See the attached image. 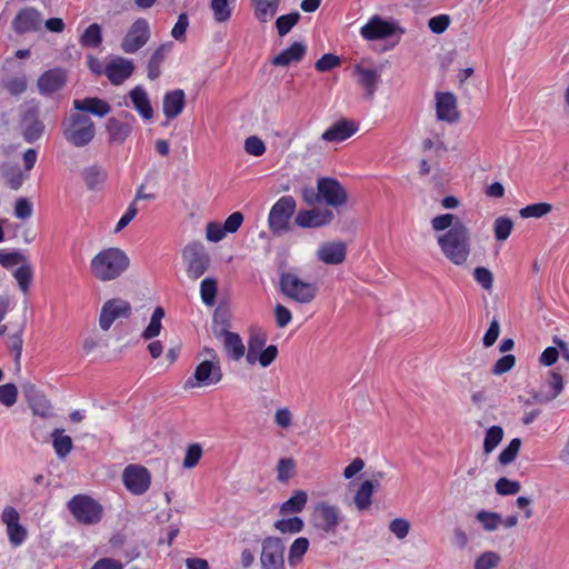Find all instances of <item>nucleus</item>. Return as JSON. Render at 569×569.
I'll return each mask as SVG.
<instances>
[{"label":"nucleus","mask_w":569,"mask_h":569,"mask_svg":"<svg viewBox=\"0 0 569 569\" xmlns=\"http://www.w3.org/2000/svg\"><path fill=\"white\" fill-rule=\"evenodd\" d=\"M133 127L130 122H123L119 118H109L106 122L108 142L110 144H122L132 133Z\"/></svg>","instance_id":"nucleus-26"},{"label":"nucleus","mask_w":569,"mask_h":569,"mask_svg":"<svg viewBox=\"0 0 569 569\" xmlns=\"http://www.w3.org/2000/svg\"><path fill=\"white\" fill-rule=\"evenodd\" d=\"M300 20L299 12H291L288 14L280 16L276 20V28L280 37L286 36Z\"/></svg>","instance_id":"nucleus-50"},{"label":"nucleus","mask_w":569,"mask_h":569,"mask_svg":"<svg viewBox=\"0 0 569 569\" xmlns=\"http://www.w3.org/2000/svg\"><path fill=\"white\" fill-rule=\"evenodd\" d=\"M151 36L147 19L138 18L128 29L121 41V50L124 53H136L149 41Z\"/></svg>","instance_id":"nucleus-11"},{"label":"nucleus","mask_w":569,"mask_h":569,"mask_svg":"<svg viewBox=\"0 0 569 569\" xmlns=\"http://www.w3.org/2000/svg\"><path fill=\"white\" fill-rule=\"evenodd\" d=\"M266 342L267 336L263 332L251 333L246 355V360L249 365H254L257 362V355L263 350Z\"/></svg>","instance_id":"nucleus-38"},{"label":"nucleus","mask_w":569,"mask_h":569,"mask_svg":"<svg viewBox=\"0 0 569 569\" xmlns=\"http://www.w3.org/2000/svg\"><path fill=\"white\" fill-rule=\"evenodd\" d=\"M134 66L131 60L116 58L106 67V76L112 84H121L131 77Z\"/></svg>","instance_id":"nucleus-23"},{"label":"nucleus","mask_w":569,"mask_h":569,"mask_svg":"<svg viewBox=\"0 0 569 569\" xmlns=\"http://www.w3.org/2000/svg\"><path fill=\"white\" fill-rule=\"evenodd\" d=\"M79 42L84 48H98L102 43L101 26L91 23L80 36Z\"/></svg>","instance_id":"nucleus-37"},{"label":"nucleus","mask_w":569,"mask_h":569,"mask_svg":"<svg viewBox=\"0 0 569 569\" xmlns=\"http://www.w3.org/2000/svg\"><path fill=\"white\" fill-rule=\"evenodd\" d=\"M342 521L343 515L338 506L328 501H319L313 506L311 522L323 535H336Z\"/></svg>","instance_id":"nucleus-5"},{"label":"nucleus","mask_w":569,"mask_h":569,"mask_svg":"<svg viewBox=\"0 0 569 569\" xmlns=\"http://www.w3.org/2000/svg\"><path fill=\"white\" fill-rule=\"evenodd\" d=\"M309 548V540L306 537L295 539L289 548L288 561L290 566L298 565Z\"/></svg>","instance_id":"nucleus-41"},{"label":"nucleus","mask_w":569,"mask_h":569,"mask_svg":"<svg viewBox=\"0 0 569 569\" xmlns=\"http://www.w3.org/2000/svg\"><path fill=\"white\" fill-rule=\"evenodd\" d=\"M73 109L81 112H89L100 118L111 111L110 104L97 97L73 100Z\"/></svg>","instance_id":"nucleus-28"},{"label":"nucleus","mask_w":569,"mask_h":569,"mask_svg":"<svg viewBox=\"0 0 569 569\" xmlns=\"http://www.w3.org/2000/svg\"><path fill=\"white\" fill-rule=\"evenodd\" d=\"M66 84V73L62 69H51L38 79V88L41 94L50 96L59 91Z\"/></svg>","instance_id":"nucleus-24"},{"label":"nucleus","mask_w":569,"mask_h":569,"mask_svg":"<svg viewBox=\"0 0 569 569\" xmlns=\"http://www.w3.org/2000/svg\"><path fill=\"white\" fill-rule=\"evenodd\" d=\"M186 106V94L182 89L168 91L163 97L162 111L168 120L177 118Z\"/></svg>","instance_id":"nucleus-27"},{"label":"nucleus","mask_w":569,"mask_h":569,"mask_svg":"<svg viewBox=\"0 0 569 569\" xmlns=\"http://www.w3.org/2000/svg\"><path fill=\"white\" fill-rule=\"evenodd\" d=\"M32 203L27 198L21 197L17 199L14 204V216L18 219L24 220L30 218L32 216Z\"/></svg>","instance_id":"nucleus-64"},{"label":"nucleus","mask_w":569,"mask_h":569,"mask_svg":"<svg viewBox=\"0 0 569 569\" xmlns=\"http://www.w3.org/2000/svg\"><path fill=\"white\" fill-rule=\"evenodd\" d=\"M43 23L42 14L39 10L32 7L22 8L18 11L12 20V30L17 34H24L28 32H37L41 29Z\"/></svg>","instance_id":"nucleus-15"},{"label":"nucleus","mask_w":569,"mask_h":569,"mask_svg":"<svg viewBox=\"0 0 569 569\" xmlns=\"http://www.w3.org/2000/svg\"><path fill=\"white\" fill-rule=\"evenodd\" d=\"M341 64L340 57L333 53H325L320 59H318L315 63V68L319 72H327L337 68Z\"/></svg>","instance_id":"nucleus-57"},{"label":"nucleus","mask_w":569,"mask_h":569,"mask_svg":"<svg viewBox=\"0 0 569 569\" xmlns=\"http://www.w3.org/2000/svg\"><path fill=\"white\" fill-rule=\"evenodd\" d=\"M320 190V200L326 204L338 208L343 206L348 200V194L343 186L335 178L318 179Z\"/></svg>","instance_id":"nucleus-14"},{"label":"nucleus","mask_w":569,"mask_h":569,"mask_svg":"<svg viewBox=\"0 0 569 569\" xmlns=\"http://www.w3.org/2000/svg\"><path fill=\"white\" fill-rule=\"evenodd\" d=\"M2 522L7 526V533L13 547L22 545L27 538V530L19 522L20 515L13 507H6L1 515Z\"/></svg>","instance_id":"nucleus-18"},{"label":"nucleus","mask_w":569,"mask_h":569,"mask_svg":"<svg viewBox=\"0 0 569 569\" xmlns=\"http://www.w3.org/2000/svg\"><path fill=\"white\" fill-rule=\"evenodd\" d=\"M254 16L261 22H267L277 12L279 0H252Z\"/></svg>","instance_id":"nucleus-36"},{"label":"nucleus","mask_w":569,"mask_h":569,"mask_svg":"<svg viewBox=\"0 0 569 569\" xmlns=\"http://www.w3.org/2000/svg\"><path fill=\"white\" fill-rule=\"evenodd\" d=\"M307 501V492L303 490H296L288 500L281 503L280 513L283 516L299 513L305 509Z\"/></svg>","instance_id":"nucleus-33"},{"label":"nucleus","mask_w":569,"mask_h":569,"mask_svg":"<svg viewBox=\"0 0 569 569\" xmlns=\"http://www.w3.org/2000/svg\"><path fill=\"white\" fill-rule=\"evenodd\" d=\"M244 150L248 154L260 157L266 152V144L259 137L251 136L244 141Z\"/></svg>","instance_id":"nucleus-61"},{"label":"nucleus","mask_w":569,"mask_h":569,"mask_svg":"<svg viewBox=\"0 0 569 569\" xmlns=\"http://www.w3.org/2000/svg\"><path fill=\"white\" fill-rule=\"evenodd\" d=\"M500 562V556L495 551H486L475 561V569H493Z\"/></svg>","instance_id":"nucleus-56"},{"label":"nucleus","mask_w":569,"mask_h":569,"mask_svg":"<svg viewBox=\"0 0 569 569\" xmlns=\"http://www.w3.org/2000/svg\"><path fill=\"white\" fill-rule=\"evenodd\" d=\"M306 46L302 42H293L289 48L282 50L276 56L271 63L273 66L287 67L290 63L300 62L306 56Z\"/></svg>","instance_id":"nucleus-29"},{"label":"nucleus","mask_w":569,"mask_h":569,"mask_svg":"<svg viewBox=\"0 0 569 569\" xmlns=\"http://www.w3.org/2000/svg\"><path fill=\"white\" fill-rule=\"evenodd\" d=\"M496 491L501 496H511L520 491L521 485L517 480H510L506 477L499 478L495 485Z\"/></svg>","instance_id":"nucleus-53"},{"label":"nucleus","mask_w":569,"mask_h":569,"mask_svg":"<svg viewBox=\"0 0 569 569\" xmlns=\"http://www.w3.org/2000/svg\"><path fill=\"white\" fill-rule=\"evenodd\" d=\"M430 223L435 231H446L437 238L442 254L456 266L467 262L471 251L470 231L462 220L443 213L432 218Z\"/></svg>","instance_id":"nucleus-1"},{"label":"nucleus","mask_w":569,"mask_h":569,"mask_svg":"<svg viewBox=\"0 0 569 569\" xmlns=\"http://www.w3.org/2000/svg\"><path fill=\"white\" fill-rule=\"evenodd\" d=\"M503 438V429L500 426H491L487 429L483 440V452L491 453Z\"/></svg>","instance_id":"nucleus-45"},{"label":"nucleus","mask_w":569,"mask_h":569,"mask_svg":"<svg viewBox=\"0 0 569 569\" xmlns=\"http://www.w3.org/2000/svg\"><path fill=\"white\" fill-rule=\"evenodd\" d=\"M130 266V259L120 248L111 247L99 251L90 261L92 276L100 281L119 278Z\"/></svg>","instance_id":"nucleus-2"},{"label":"nucleus","mask_w":569,"mask_h":569,"mask_svg":"<svg viewBox=\"0 0 569 569\" xmlns=\"http://www.w3.org/2000/svg\"><path fill=\"white\" fill-rule=\"evenodd\" d=\"M516 363V358L513 355L502 356L497 360L495 366L491 369V372L496 376H501L508 371H510Z\"/></svg>","instance_id":"nucleus-63"},{"label":"nucleus","mask_w":569,"mask_h":569,"mask_svg":"<svg viewBox=\"0 0 569 569\" xmlns=\"http://www.w3.org/2000/svg\"><path fill=\"white\" fill-rule=\"evenodd\" d=\"M218 292V282L214 278H204L200 283V296L206 306H213Z\"/></svg>","instance_id":"nucleus-44"},{"label":"nucleus","mask_w":569,"mask_h":569,"mask_svg":"<svg viewBox=\"0 0 569 569\" xmlns=\"http://www.w3.org/2000/svg\"><path fill=\"white\" fill-rule=\"evenodd\" d=\"M358 130V127L355 122L340 119L335 122L331 127H329L321 136V139L327 142H342L355 134Z\"/></svg>","instance_id":"nucleus-25"},{"label":"nucleus","mask_w":569,"mask_h":569,"mask_svg":"<svg viewBox=\"0 0 569 569\" xmlns=\"http://www.w3.org/2000/svg\"><path fill=\"white\" fill-rule=\"evenodd\" d=\"M29 406L34 415H38L42 418L52 416V406L43 395L36 396V398L29 402Z\"/></svg>","instance_id":"nucleus-52"},{"label":"nucleus","mask_w":569,"mask_h":569,"mask_svg":"<svg viewBox=\"0 0 569 569\" xmlns=\"http://www.w3.org/2000/svg\"><path fill=\"white\" fill-rule=\"evenodd\" d=\"M62 134L68 143L77 148L87 147L96 136L92 119L80 112H71L62 122Z\"/></svg>","instance_id":"nucleus-3"},{"label":"nucleus","mask_w":569,"mask_h":569,"mask_svg":"<svg viewBox=\"0 0 569 569\" xmlns=\"http://www.w3.org/2000/svg\"><path fill=\"white\" fill-rule=\"evenodd\" d=\"M32 268L29 263L24 262L21 267L17 268L13 272V277L17 280L19 288L23 293L29 291V287L32 280Z\"/></svg>","instance_id":"nucleus-47"},{"label":"nucleus","mask_w":569,"mask_h":569,"mask_svg":"<svg viewBox=\"0 0 569 569\" xmlns=\"http://www.w3.org/2000/svg\"><path fill=\"white\" fill-rule=\"evenodd\" d=\"M81 176L87 188L90 190L100 188L108 178L107 171L99 164L84 168Z\"/></svg>","instance_id":"nucleus-31"},{"label":"nucleus","mask_w":569,"mask_h":569,"mask_svg":"<svg viewBox=\"0 0 569 569\" xmlns=\"http://www.w3.org/2000/svg\"><path fill=\"white\" fill-rule=\"evenodd\" d=\"M347 254V246L343 241H329L322 243L317 257L326 264H340L345 261Z\"/></svg>","instance_id":"nucleus-22"},{"label":"nucleus","mask_w":569,"mask_h":569,"mask_svg":"<svg viewBox=\"0 0 569 569\" xmlns=\"http://www.w3.org/2000/svg\"><path fill=\"white\" fill-rule=\"evenodd\" d=\"M1 172L6 179L7 184L12 190H18L22 186L23 181L28 178V176L24 174L17 164L4 163L1 167Z\"/></svg>","instance_id":"nucleus-35"},{"label":"nucleus","mask_w":569,"mask_h":569,"mask_svg":"<svg viewBox=\"0 0 569 569\" xmlns=\"http://www.w3.org/2000/svg\"><path fill=\"white\" fill-rule=\"evenodd\" d=\"M130 100L133 108L144 120H151L153 118V109L151 107L147 91L141 87L137 86L129 92Z\"/></svg>","instance_id":"nucleus-30"},{"label":"nucleus","mask_w":569,"mask_h":569,"mask_svg":"<svg viewBox=\"0 0 569 569\" xmlns=\"http://www.w3.org/2000/svg\"><path fill=\"white\" fill-rule=\"evenodd\" d=\"M373 485L363 481L358 488L353 501L358 510H366L371 505V496L373 493Z\"/></svg>","instance_id":"nucleus-43"},{"label":"nucleus","mask_w":569,"mask_h":569,"mask_svg":"<svg viewBox=\"0 0 569 569\" xmlns=\"http://www.w3.org/2000/svg\"><path fill=\"white\" fill-rule=\"evenodd\" d=\"M70 513L83 525L98 523L102 518V507L93 498L77 495L68 502Z\"/></svg>","instance_id":"nucleus-8"},{"label":"nucleus","mask_w":569,"mask_h":569,"mask_svg":"<svg viewBox=\"0 0 569 569\" xmlns=\"http://www.w3.org/2000/svg\"><path fill=\"white\" fill-rule=\"evenodd\" d=\"M18 399V389L13 383L0 386V403L6 407H12Z\"/></svg>","instance_id":"nucleus-59"},{"label":"nucleus","mask_w":569,"mask_h":569,"mask_svg":"<svg viewBox=\"0 0 569 569\" xmlns=\"http://www.w3.org/2000/svg\"><path fill=\"white\" fill-rule=\"evenodd\" d=\"M335 214L330 209L313 208L310 210H300L295 223L300 228H320L330 224Z\"/></svg>","instance_id":"nucleus-16"},{"label":"nucleus","mask_w":569,"mask_h":569,"mask_svg":"<svg viewBox=\"0 0 569 569\" xmlns=\"http://www.w3.org/2000/svg\"><path fill=\"white\" fill-rule=\"evenodd\" d=\"M437 118L441 121L455 123L459 120L457 99L451 92H438L436 94Z\"/></svg>","instance_id":"nucleus-20"},{"label":"nucleus","mask_w":569,"mask_h":569,"mask_svg":"<svg viewBox=\"0 0 569 569\" xmlns=\"http://www.w3.org/2000/svg\"><path fill=\"white\" fill-rule=\"evenodd\" d=\"M131 315V305L121 298L107 300L100 311L99 326L103 331L111 328L112 323L119 318H129Z\"/></svg>","instance_id":"nucleus-13"},{"label":"nucleus","mask_w":569,"mask_h":569,"mask_svg":"<svg viewBox=\"0 0 569 569\" xmlns=\"http://www.w3.org/2000/svg\"><path fill=\"white\" fill-rule=\"evenodd\" d=\"M52 447L59 459H64L73 449L71 437L64 435V430L56 428L51 433Z\"/></svg>","instance_id":"nucleus-32"},{"label":"nucleus","mask_w":569,"mask_h":569,"mask_svg":"<svg viewBox=\"0 0 569 569\" xmlns=\"http://www.w3.org/2000/svg\"><path fill=\"white\" fill-rule=\"evenodd\" d=\"M21 128L23 139L27 142L33 143L41 138L44 131V124L39 120V110L37 107H30L23 111Z\"/></svg>","instance_id":"nucleus-19"},{"label":"nucleus","mask_w":569,"mask_h":569,"mask_svg":"<svg viewBox=\"0 0 569 569\" xmlns=\"http://www.w3.org/2000/svg\"><path fill=\"white\" fill-rule=\"evenodd\" d=\"M210 8L217 22H226L231 18L232 10L229 0H210Z\"/></svg>","instance_id":"nucleus-48"},{"label":"nucleus","mask_w":569,"mask_h":569,"mask_svg":"<svg viewBox=\"0 0 569 569\" xmlns=\"http://www.w3.org/2000/svg\"><path fill=\"white\" fill-rule=\"evenodd\" d=\"M273 527L281 533H298L303 530L305 522L298 517L282 518L274 522Z\"/></svg>","instance_id":"nucleus-42"},{"label":"nucleus","mask_w":569,"mask_h":569,"mask_svg":"<svg viewBox=\"0 0 569 569\" xmlns=\"http://www.w3.org/2000/svg\"><path fill=\"white\" fill-rule=\"evenodd\" d=\"M202 457V447L199 443H191L186 450L183 467L191 469L198 465Z\"/></svg>","instance_id":"nucleus-58"},{"label":"nucleus","mask_w":569,"mask_h":569,"mask_svg":"<svg viewBox=\"0 0 569 569\" xmlns=\"http://www.w3.org/2000/svg\"><path fill=\"white\" fill-rule=\"evenodd\" d=\"M381 70L382 68L372 69L363 67L360 63L356 64L353 68V74L357 77L358 83L363 88L369 99L373 98L378 89V84L381 80Z\"/></svg>","instance_id":"nucleus-21"},{"label":"nucleus","mask_w":569,"mask_h":569,"mask_svg":"<svg viewBox=\"0 0 569 569\" xmlns=\"http://www.w3.org/2000/svg\"><path fill=\"white\" fill-rule=\"evenodd\" d=\"M475 280L487 291L492 289L493 276L492 272L485 267H477L473 270Z\"/></svg>","instance_id":"nucleus-60"},{"label":"nucleus","mask_w":569,"mask_h":569,"mask_svg":"<svg viewBox=\"0 0 569 569\" xmlns=\"http://www.w3.org/2000/svg\"><path fill=\"white\" fill-rule=\"evenodd\" d=\"M222 371L218 360H203L194 369V372L184 382V389L208 387L220 382Z\"/></svg>","instance_id":"nucleus-9"},{"label":"nucleus","mask_w":569,"mask_h":569,"mask_svg":"<svg viewBox=\"0 0 569 569\" xmlns=\"http://www.w3.org/2000/svg\"><path fill=\"white\" fill-rule=\"evenodd\" d=\"M281 292L299 303H310L318 293V286L315 282H306L292 272H283L280 276Z\"/></svg>","instance_id":"nucleus-4"},{"label":"nucleus","mask_w":569,"mask_h":569,"mask_svg":"<svg viewBox=\"0 0 569 569\" xmlns=\"http://www.w3.org/2000/svg\"><path fill=\"white\" fill-rule=\"evenodd\" d=\"M296 200L291 196H283L271 207L268 217L269 229L274 236H281L289 230L290 219L296 211Z\"/></svg>","instance_id":"nucleus-7"},{"label":"nucleus","mask_w":569,"mask_h":569,"mask_svg":"<svg viewBox=\"0 0 569 569\" xmlns=\"http://www.w3.org/2000/svg\"><path fill=\"white\" fill-rule=\"evenodd\" d=\"M521 447V439L513 438L509 445L499 453L498 461L502 466H508L518 456Z\"/></svg>","instance_id":"nucleus-51"},{"label":"nucleus","mask_w":569,"mask_h":569,"mask_svg":"<svg viewBox=\"0 0 569 569\" xmlns=\"http://www.w3.org/2000/svg\"><path fill=\"white\" fill-rule=\"evenodd\" d=\"M284 543L278 537H267L261 543V569H286Z\"/></svg>","instance_id":"nucleus-10"},{"label":"nucleus","mask_w":569,"mask_h":569,"mask_svg":"<svg viewBox=\"0 0 569 569\" xmlns=\"http://www.w3.org/2000/svg\"><path fill=\"white\" fill-rule=\"evenodd\" d=\"M476 519L486 531H495L502 523L501 516L492 511L480 510L477 512Z\"/></svg>","instance_id":"nucleus-46"},{"label":"nucleus","mask_w":569,"mask_h":569,"mask_svg":"<svg viewBox=\"0 0 569 569\" xmlns=\"http://www.w3.org/2000/svg\"><path fill=\"white\" fill-rule=\"evenodd\" d=\"M182 259L186 263V271L191 280L203 276L210 267V256L201 242L188 243L182 249Z\"/></svg>","instance_id":"nucleus-6"},{"label":"nucleus","mask_w":569,"mask_h":569,"mask_svg":"<svg viewBox=\"0 0 569 569\" xmlns=\"http://www.w3.org/2000/svg\"><path fill=\"white\" fill-rule=\"evenodd\" d=\"M122 481L130 493L141 496L150 488L151 475L143 466L129 465L122 472Z\"/></svg>","instance_id":"nucleus-12"},{"label":"nucleus","mask_w":569,"mask_h":569,"mask_svg":"<svg viewBox=\"0 0 569 569\" xmlns=\"http://www.w3.org/2000/svg\"><path fill=\"white\" fill-rule=\"evenodd\" d=\"M169 50L168 44H161L151 54L148 62V78L156 80L160 76V66L163 62L166 54Z\"/></svg>","instance_id":"nucleus-39"},{"label":"nucleus","mask_w":569,"mask_h":569,"mask_svg":"<svg viewBox=\"0 0 569 569\" xmlns=\"http://www.w3.org/2000/svg\"><path fill=\"white\" fill-rule=\"evenodd\" d=\"M164 317V309L162 307H157L153 310V313L151 316L150 322L148 327L143 330L141 337L144 340H150L152 338H156L160 335L162 325L161 320Z\"/></svg>","instance_id":"nucleus-40"},{"label":"nucleus","mask_w":569,"mask_h":569,"mask_svg":"<svg viewBox=\"0 0 569 569\" xmlns=\"http://www.w3.org/2000/svg\"><path fill=\"white\" fill-rule=\"evenodd\" d=\"M295 467L292 458H281L277 466V479L280 482H287L292 477Z\"/></svg>","instance_id":"nucleus-55"},{"label":"nucleus","mask_w":569,"mask_h":569,"mask_svg":"<svg viewBox=\"0 0 569 569\" xmlns=\"http://www.w3.org/2000/svg\"><path fill=\"white\" fill-rule=\"evenodd\" d=\"M27 262V257L19 251L6 252L0 250V264L4 268Z\"/></svg>","instance_id":"nucleus-62"},{"label":"nucleus","mask_w":569,"mask_h":569,"mask_svg":"<svg viewBox=\"0 0 569 569\" xmlns=\"http://www.w3.org/2000/svg\"><path fill=\"white\" fill-rule=\"evenodd\" d=\"M223 347L228 357L233 360H240L244 356V345L236 332L224 331Z\"/></svg>","instance_id":"nucleus-34"},{"label":"nucleus","mask_w":569,"mask_h":569,"mask_svg":"<svg viewBox=\"0 0 569 569\" xmlns=\"http://www.w3.org/2000/svg\"><path fill=\"white\" fill-rule=\"evenodd\" d=\"M552 210V206L547 202H537L532 204H528L527 207L520 209L519 214L522 218H541L548 214Z\"/></svg>","instance_id":"nucleus-49"},{"label":"nucleus","mask_w":569,"mask_h":569,"mask_svg":"<svg viewBox=\"0 0 569 569\" xmlns=\"http://www.w3.org/2000/svg\"><path fill=\"white\" fill-rule=\"evenodd\" d=\"M513 222L507 217H499L495 221V237L498 241H505L511 233Z\"/></svg>","instance_id":"nucleus-54"},{"label":"nucleus","mask_w":569,"mask_h":569,"mask_svg":"<svg viewBox=\"0 0 569 569\" xmlns=\"http://www.w3.org/2000/svg\"><path fill=\"white\" fill-rule=\"evenodd\" d=\"M399 30L398 26L393 22L385 21L379 16L371 18L361 29L360 34L367 40L386 39ZM401 33L403 30H401Z\"/></svg>","instance_id":"nucleus-17"}]
</instances>
